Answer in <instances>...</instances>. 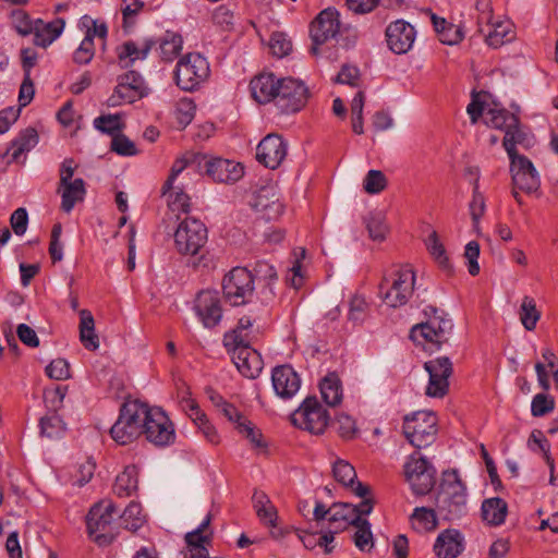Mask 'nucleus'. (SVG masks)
<instances>
[{
  "instance_id": "1",
  "label": "nucleus",
  "mask_w": 558,
  "mask_h": 558,
  "mask_svg": "<svg viewBox=\"0 0 558 558\" xmlns=\"http://www.w3.org/2000/svg\"><path fill=\"white\" fill-rule=\"evenodd\" d=\"M437 514L447 521H453L466 513V487L458 471L444 473L440 490L436 499Z\"/></svg>"
},
{
  "instance_id": "2",
  "label": "nucleus",
  "mask_w": 558,
  "mask_h": 558,
  "mask_svg": "<svg viewBox=\"0 0 558 558\" xmlns=\"http://www.w3.org/2000/svg\"><path fill=\"white\" fill-rule=\"evenodd\" d=\"M428 316L425 323L412 327L410 338L417 344L427 345L428 349H439L449 340L453 324L447 314L436 307L426 310Z\"/></svg>"
},
{
  "instance_id": "3",
  "label": "nucleus",
  "mask_w": 558,
  "mask_h": 558,
  "mask_svg": "<svg viewBox=\"0 0 558 558\" xmlns=\"http://www.w3.org/2000/svg\"><path fill=\"white\" fill-rule=\"evenodd\" d=\"M415 286V272L409 265L401 266L385 277L379 286L383 302L389 307H401L412 298Z\"/></svg>"
},
{
  "instance_id": "4",
  "label": "nucleus",
  "mask_w": 558,
  "mask_h": 558,
  "mask_svg": "<svg viewBox=\"0 0 558 558\" xmlns=\"http://www.w3.org/2000/svg\"><path fill=\"white\" fill-rule=\"evenodd\" d=\"M144 411L145 403L138 400L125 402L110 429L112 439L119 445H128L143 435Z\"/></svg>"
},
{
  "instance_id": "5",
  "label": "nucleus",
  "mask_w": 558,
  "mask_h": 558,
  "mask_svg": "<svg viewBox=\"0 0 558 558\" xmlns=\"http://www.w3.org/2000/svg\"><path fill=\"white\" fill-rule=\"evenodd\" d=\"M209 74L210 69L206 58L201 53L190 52L179 59L174 80L182 90L193 92L207 81Z\"/></svg>"
},
{
  "instance_id": "6",
  "label": "nucleus",
  "mask_w": 558,
  "mask_h": 558,
  "mask_svg": "<svg viewBox=\"0 0 558 558\" xmlns=\"http://www.w3.org/2000/svg\"><path fill=\"white\" fill-rule=\"evenodd\" d=\"M403 435L415 448L430 446L437 435V417L432 411H416L404 417Z\"/></svg>"
},
{
  "instance_id": "7",
  "label": "nucleus",
  "mask_w": 558,
  "mask_h": 558,
  "mask_svg": "<svg viewBox=\"0 0 558 558\" xmlns=\"http://www.w3.org/2000/svg\"><path fill=\"white\" fill-rule=\"evenodd\" d=\"M328 411L315 396L306 397L291 414L292 424L313 435H322L329 424Z\"/></svg>"
},
{
  "instance_id": "8",
  "label": "nucleus",
  "mask_w": 558,
  "mask_h": 558,
  "mask_svg": "<svg viewBox=\"0 0 558 558\" xmlns=\"http://www.w3.org/2000/svg\"><path fill=\"white\" fill-rule=\"evenodd\" d=\"M75 165L73 159H64L59 170V184L57 193L61 197L60 208L69 214L76 204L82 203L86 195L85 182L81 178H74Z\"/></svg>"
},
{
  "instance_id": "9",
  "label": "nucleus",
  "mask_w": 558,
  "mask_h": 558,
  "mask_svg": "<svg viewBox=\"0 0 558 558\" xmlns=\"http://www.w3.org/2000/svg\"><path fill=\"white\" fill-rule=\"evenodd\" d=\"M145 421L143 422V434L146 439L157 446L166 447L174 442V425L160 408L149 407L145 403Z\"/></svg>"
},
{
  "instance_id": "10",
  "label": "nucleus",
  "mask_w": 558,
  "mask_h": 558,
  "mask_svg": "<svg viewBox=\"0 0 558 558\" xmlns=\"http://www.w3.org/2000/svg\"><path fill=\"white\" fill-rule=\"evenodd\" d=\"M226 300L233 306L248 303L255 291L254 276L245 267L232 268L222 280Z\"/></svg>"
},
{
  "instance_id": "11",
  "label": "nucleus",
  "mask_w": 558,
  "mask_h": 558,
  "mask_svg": "<svg viewBox=\"0 0 558 558\" xmlns=\"http://www.w3.org/2000/svg\"><path fill=\"white\" fill-rule=\"evenodd\" d=\"M403 473L415 495H426L435 486L436 469L426 458L416 453L409 456Z\"/></svg>"
},
{
  "instance_id": "12",
  "label": "nucleus",
  "mask_w": 558,
  "mask_h": 558,
  "mask_svg": "<svg viewBox=\"0 0 558 558\" xmlns=\"http://www.w3.org/2000/svg\"><path fill=\"white\" fill-rule=\"evenodd\" d=\"M118 513L111 500H101L90 508L87 514V531L98 545H108L113 541L114 535L109 532V527Z\"/></svg>"
},
{
  "instance_id": "13",
  "label": "nucleus",
  "mask_w": 558,
  "mask_h": 558,
  "mask_svg": "<svg viewBox=\"0 0 558 558\" xmlns=\"http://www.w3.org/2000/svg\"><path fill=\"white\" fill-rule=\"evenodd\" d=\"M207 242V228L195 218L183 219L174 232V245L182 255H196Z\"/></svg>"
},
{
  "instance_id": "14",
  "label": "nucleus",
  "mask_w": 558,
  "mask_h": 558,
  "mask_svg": "<svg viewBox=\"0 0 558 558\" xmlns=\"http://www.w3.org/2000/svg\"><path fill=\"white\" fill-rule=\"evenodd\" d=\"M193 162L197 163L199 170L204 169L206 174L217 183L232 184L244 174L243 166L230 159L197 154L193 157Z\"/></svg>"
},
{
  "instance_id": "15",
  "label": "nucleus",
  "mask_w": 558,
  "mask_h": 558,
  "mask_svg": "<svg viewBox=\"0 0 558 558\" xmlns=\"http://www.w3.org/2000/svg\"><path fill=\"white\" fill-rule=\"evenodd\" d=\"M147 95V87L142 75L129 71L118 76L117 86L107 99L108 107H120L133 104Z\"/></svg>"
},
{
  "instance_id": "16",
  "label": "nucleus",
  "mask_w": 558,
  "mask_h": 558,
  "mask_svg": "<svg viewBox=\"0 0 558 558\" xmlns=\"http://www.w3.org/2000/svg\"><path fill=\"white\" fill-rule=\"evenodd\" d=\"M374 508V499L366 496L359 505L349 502H333L330 506V517L328 521L335 525L336 532L344 531L349 526H353L362 517L372 513Z\"/></svg>"
},
{
  "instance_id": "17",
  "label": "nucleus",
  "mask_w": 558,
  "mask_h": 558,
  "mask_svg": "<svg viewBox=\"0 0 558 558\" xmlns=\"http://www.w3.org/2000/svg\"><path fill=\"white\" fill-rule=\"evenodd\" d=\"M308 88L299 80L281 78L275 105L282 113H294L307 102Z\"/></svg>"
},
{
  "instance_id": "18",
  "label": "nucleus",
  "mask_w": 558,
  "mask_h": 558,
  "mask_svg": "<svg viewBox=\"0 0 558 558\" xmlns=\"http://www.w3.org/2000/svg\"><path fill=\"white\" fill-rule=\"evenodd\" d=\"M429 379L426 395L430 398H444L449 390V378L453 373L452 363L447 356L436 357L424 363Z\"/></svg>"
},
{
  "instance_id": "19",
  "label": "nucleus",
  "mask_w": 558,
  "mask_h": 558,
  "mask_svg": "<svg viewBox=\"0 0 558 558\" xmlns=\"http://www.w3.org/2000/svg\"><path fill=\"white\" fill-rule=\"evenodd\" d=\"M12 25L19 35H61L65 22L60 17L48 23L41 19L32 20L25 11L16 10L12 13Z\"/></svg>"
},
{
  "instance_id": "20",
  "label": "nucleus",
  "mask_w": 558,
  "mask_h": 558,
  "mask_svg": "<svg viewBox=\"0 0 558 558\" xmlns=\"http://www.w3.org/2000/svg\"><path fill=\"white\" fill-rule=\"evenodd\" d=\"M510 173L514 187L531 194L541 186V179L533 162L525 156L510 157Z\"/></svg>"
},
{
  "instance_id": "21",
  "label": "nucleus",
  "mask_w": 558,
  "mask_h": 558,
  "mask_svg": "<svg viewBox=\"0 0 558 558\" xmlns=\"http://www.w3.org/2000/svg\"><path fill=\"white\" fill-rule=\"evenodd\" d=\"M194 311L204 327L217 326L222 318L219 292L216 290L201 291L195 299Z\"/></svg>"
},
{
  "instance_id": "22",
  "label": "nucleus",
  "mask_w": 558,
  "mask_h": 558,
  "mask_svg": "<svg viewBox=\"0 0 558 558\" xmlns=\"http://www.w3.org/2000/svg\"><path fill=\"white\" fill-rule=\"evenodd\" d=\"M288 146L280 135L268 134L256 148V158L266 168L277 169L287 156Z\"/></svg>"
},
{
  "instance_id": "23",
  "label": "nucleus",
  "mask_w": 558,
  "mask_h": 558,
  "mask_svg": "<svg viewBox=\"0 0 558 558\" xmlns=\"http://www.w3.org/2000/svg\"><path fill=\"white\" fill-rule=\"evenodd\" d=\"M211 515L207 514L203 522L192 532L186 533V551L184 558H206L207 547L210 545L213 532L209 529Z\"/></svg>"
},
{
  "instance_id": "24",
  "label": "nucleus",
  "mask_w": 558,
  "mask_h": 558,
  "mask_svg": "<svg viewBox=\"0 0 558 558\" xmlns=\"http://www.w3.org/2000/svg\"><path fill=\"white\" fill-rule=\"evenodd\" d=\"M272 388L281 399H291L301 388V378L290 365H279L271 373Z\"/></svg>"
},
{
  "instance_id": "25",
  "label": "nucleus",
  "mask_w": 558,
  "mask_h": 558,
  "mask_svg": "<svg viewBox=\"0 0 558 558\" xmlns=\"http://www.w3.org/2000/svg\"><path fill=\"white\" fill-rule=\"evenodd\" d=\"M232 360L238 371L246 378H256L264 366L260 354L246 344L235 345Z\"/></svg>"
},
{
  "instance_id": "26",
  "label": "nucleus",
  "mask_w": 558,
  "mask_h": 558,
  "mask_svg": "<svg viewBox=\"0 0 558 558\" xmlns=\"http://www.w3.org/2000/svg\"><path fill=\"white\" fill-rule=\"evenodd\" d=\"M332 474L338 483H340L345 488H349L355 496L360 498L369 496V486L355 481V469L348 461L338 459L332 465Z\"/></svg>"
},
{
  "instance_id": "27",
  "label": "nucleus",
  "mask_w": 558,
  "mask_h": 558,
  "mask_svg": "<svg viewBox=\"0 0 558 558\" xmlns=\"http://www.w3.org/2000/svg\"><path fill=\"white\" fill-rule=\"evenodd\" d=\"M281 80L272 73H262L255 76L250 83L252 97L258 104L276 102Z\"/></svg>"
},
{
  "instance_id": "28",
  "label": "nucleus",
  "mask_w": 558,
  "mask_h": 558,
  "mask_svg": "<svg viewBox=\"0 0 558 558\" xmlns=\"http://www.w3.org/2000/svg\"><path fill=\"white\" fill-rule=\"evenodd\" d=\"M253 507L259 521L271 529L272 537H278L280 533L274 531L277 529L278 511L267 494L262 490H255L252 497Z\"/></svg>"
},
{
  "instance_id": "29",
  "label": "nucleus",
  "mask_w": 558,
  "mask_h": 558,
  "mask_svg": "<svg viewBox=\"0 0 558 558\" xmlns=\"http://www.w3.org/2000/svg\"><path fill=\"white\" fill-rule=\"evenodd\" d=\"M463 550V538L457 530L441 532L434 544L438 558H457Z\"/></svg>"
},
{
  "instance_id": "30",
  "label": "nucleus",
  "mask_w": 558,
  "mask_h": 558,
  "mask_svg": "<svg viewBox=\"0 0 558 558\" xmlns=\"http://www.w3.org/2000/svg\"><path fill=\"white\" fill-rule=\"evenodd\" d=\"M339 16V12L333 8L320 11L311 23V35H338L341 32H348L347 28H341Z\"/></svg>"
},
{
  "instance_id": "31",
  "label": "nucleus",
  "mask_w": 558,
  "mask_h": 558,
  "mask_svg": "<svg viewBox=\"0 0 558 558\" xmlns=\"http://www.w3.org/2000/svg\"><path fill=\"white\" fill-rule=\"evenodd\" d=\"M150 50L148 40L137 43L134 40H126L117 48L119 64L121 68H129L135 61L144 60Z\"/></svg>"
},
{
  "instance_id": "32",
  "label": "nucleus",
  "mask_w": 558,
  "mask_h": 558,
  "mask_svg": "<svg viewBox=\"0 0 558 558\" xmlns=\"http://www.w3.org/2000/svg\"><path fill=\"white\" fill-rule=\"evenodd\" d=\"M481 512L483 520L487 524L497 526L505 522L508 505L502 498H488L483 501Z\"/></svg>"
},
{
  "instance_id": "33",
  "label": "nucleus",
  "mask_w": 558,
  "mask_h": 558,
  "mask_svg": "<svg viewBox=\"0 0 558 558\" xmlns=\"http://www.w3.org/2000/svg\"><path fill=\"white\" fill-rule=\"evenodd\" d=\"M469 172L474 175L472 201L470 202L469 209L473 221V226L477 227L481 218L486 209V201L483 193L480 191L481 171L477 167H471Z\"/></svg>"
},
{
  "instance_id": "34",
  "label": "nucleus",
  "mask_w": 558,
  "mask_h": 558,
  "mask_svg": "<svg viewBox=\"0 0 558 558\" xmlns=\"http://www.w3.org/2000/svg\"><path fill=\"white\" fill-rule=\"evenodd\" d=\"M80 340L87 350L95 351L99 348V339L95 332V320L87 310L80 312Z\"/></svg>"
},
{
  "instance_id": "35",
  "label": "nucleus",
  "mask_w": 558,
  "mask_h": 558,
  "mask_svg": "<svg viewBox=\"0 0 558 558\" xmlns=\"http://www.w3.org/2000/svg\"><path fill=\"white\" fill-rule=\"evenodd\" d=\"M320 395L326 404L336 407L341 403L343 393L339 377L335 373L328 374L319 385Z\"/></svg>"
},
{
  "instance_id": "36",
  "label": "nucleus",
  "mask_w": 558,
  "mask_h": 558,
  "mask_svg": "<svg viewBox=\"0 0 558 558\" xmlns=\"http://www.w3.org/2000/svg\"><path fill=\"white\" fill-rule=\"evenodd\" d=\"M137 486L138 470L135 465H129L117 476L113 489L118 496L128 497L137 490Z\"/></svg>"
},
{
  "instance_id": "37",
  "label": "nucleus",
  "mask_w": 558,
  "mask_h": 558,
  "mask_svg": "<svg viewBox=\"0 0 558 558\" xmlns=\"http://www.w3.org/2000/svg\"><path fill=\"white\" fill-rule=\"evenodd\" d=\"M38 143V134L34 128H27L22 131L19 136L12 142L11 147L7 154H11L12 160L16 161L24 153L33 149Z\"/></svg>"
},
{
  "instance_id": "38",
  "label": "nucleus",
  "mask_w": 558,
  "mask_h": 558,
  "mask_svg": "<svg viewBox=\"0 0 558 558\" xmlns=\"http://www.w3.org/2000/svg\"><path fill=\"white\" fill-rule=\"evenodd\" d=\"M156 44L158 57L160 61L166 63L173 62L181 54L183 49L182 37H160Z\"/></svg>"
},
{
  "instance_id": "39",
  "label": "nucleus",
  "mask_w": 558,
  "mask_h": 558,
  "mask_svg": "<svg viewBox=\"0 0 558 558\" xmlns=\"http://www.w3.org/2000/svg\"><path fill=\"white\" fill-rule=\"evenodd\" d=\"M519 118L504 108H490L485 112V123L504 132L510 126H515Z\"/></svg>"
},
{
  "instance_id": "40",
  "label": "nucleus",
  "mask_w": 558,
  "mask_h": 558,
  "mask_svg": "<svg viewBox=\"0 0 558 558\" xmlns=\"http://www.w3.org/2000/svg\"><path fill=\"white\" fill-rule=\"evenodd\" d=\"M355 532L352 541L361 551H371L374 548L375 539L372 533V525L367 519L362 517L354 525Z\"/></svg>"
},
{
  "instance_id": "41",
  "label": "nucleus",
  "mask_w": 558,
  "mask_h": 558,
  "mask_svg": "<svg viewBox=\"0 0 558 558\" xmlns=\"http://www.w3.org/2000/svg\"><path fill=\"white\" fill-rule=\"evenodd\" d=\"M527 142L526 133L521 129L520 121L518 120L515 126H510L505 131L502 146L507 151L508 157L519 156L517 145H525Z\"/></svg>"
},
{
  "instance_id": "42",
  "label": "nucleus",
  "mask_w": 558,
  "mask_h": 558,
  "mask_svg": "<svg viewBox=\"0 0 558 558\" xmlns=\"http://www.w3.org/2000/svg\"><path fill=\"white\" fill-rule=\"evenodd\" d=\"M40 434L49 439L61 438L66 429L65 423L57 413L45 415L39 422Z\"/></svg>"
},
{
  "instance_id": "43",
  "label": "nucleus",
  "mask_w": 558,
  "mask_h": 558,
  "mask_svg": "<svg viewBox=\"0 0 558 558\" xmlns=\"http://www.w3.org/2000/svg\"><path fill=\"white\" fill-rule=\"evenodd\" d=\"M338 37H313L310 52L314 57L336 59L338 56Z\"/></svg>"
},
{
  "instance_id": "44",
  "label": "nucleus",
  "mask_w": 558,
  "mask_h": 558,
  "mask_svg": "<svg viewBox=\"0 0 558 558\" xmlns=\"http://www.w3.org/2000/svg\"><path fill=\"white\" fill-rule=\"evenodd\" d=\"M411 523L414 530L418 532H428L436 529L437 519L433 509L424 507L415 508L411 515Z\"/></svg>"
},
{
  "instance_id": "45",
  "label": "nucleus",
  "mask_w": 558,
  "mask_h": 558,
  "mask_svg": "<svg viewBox=\"0 0 558 558\" xmlns=\"http://www.w3.org/2000/svg\"><path fill=\"white\" fill-rule=\"evenodd\" d=\"M520 320L526 330H533L541 317L533 298L524 296L520 306Z\"/></svg>"
},
{
  "instance_id": "46",
  "label": "nucleus",
  "mask_w": 558,
  "mask_h": 558,
  "mask_svg": "<svg viewBox=\"0 0 558 558\" xmlns=\"http://www.w3.org/2000/svg\"><path fill=\"white\" fill-rule=\"evenodd\" d=\"M369 238L374 241H384L388 233L386 217L381 213L371 214L365 219Z\"/></svg>"
},
{
  "instance_id": "47",
  "label": "nucleus",
  "mask_w": 558,
  "mask_h": 558,
  "mask_svg": "<svg viewBox=\"0 0 558 558\" xmlns=\"http://www.w3.org/2000/svg\"><path fill=\"white\" fill-rule=\"evenodd\" d=\"M162 195L167 197L168 206L172 211L187 213L190 209V197L180 186L172 184V190L162 191Z\"/></svg>"
},
{
  "instance_id": "48",
  "label": "nucleus",
  "mask_w": 558,
  "mask_h": 558,
  "mask_svg": "<svg viewBox=\"0 0 558 558\" xmlns=\"http://www.w3.org/2000/svg\"><path fill=\"white\" fill-rule=\"evenodd\" d=\"M196 155L197 154H193L189 157H183V158L177 159L173 162V165L171 167L170 174L162 186L163 192L172 190V184H174L179 174H181L185 169H191L193 171L199 170V168L197 167V163L193 162V157Z\"/></svg>"
},
{
  "instance_id": "49",
  "label": "nucleus",
  "mask_w": 558,
  "mask_h": 558,
  "mask_svg": "<svg viewBox=\"0 0 558 558\" xmlns=\"http://www.w3.org/2000/svg\"><path fill=\"white\" fill-rule=\"evenodd\" d=\"M254 272V277H256L257 279L265 280L267 282L265 300H271L274 292L270 284L277 280V271L275 267L267 262L259 260L255 264Z\"/></svg>"
},
{
  "instance_id": "50",
  "label": "nucleus",
  "mask_w": 558,
  "mask_h": 558,
  "mask_svg": "<svg viewBox=\"0 0 558 558\" xmlns=\"http://www.w3.org/2000/svg\"><path fill=\"white\" fill-rule=\"evenodd\" d=\"M262 43L269 53L279 59L292 51V43L287 37H262Z\"/></svg>"
},
{
  "instance_id": "51",
  "label": "nucleus",
  "mask_w": 558,
  "mask_h": 558,
  "mask_svg": "<svg viewBox=\"0 0 558 558\" xmlns=\"http://www.w3.org/2000/svg\"><path fill=\"white\" fill-rule=\"evenodd\" d=\"M387 186V178L380 170H369L364 180L363 189L367 194H378Z\"/></svg>"
},
{
  "instance_id": "52",
  "label": "nucleus",
  "mask_w": 558,
  "mask_h": 558,
  "mask_svg": "<svg viewBox=\"0 0 558 558\" xmlns=\"http://www.w3.org/2000/svg\"><path fill=\"white\" fill-rule=\"evenodd\" d=\"M175 120L181 128L189 125L195 116V105L190 98H182L178 101L175 111Z\"/></svg>"
},
{
  "instance_id": "53",
  "label": "nucleus",
  "mask_w": 558,
  "mask_h": 558,
  "mask_svg": "<svg viewBox=\"0 0 558 558\" xmlns=\"http://www.w3.org/2000/svg\"><path fill=\"white\" fill-rule=\"evenodd\" d=\"M121 519L128 530H137L144 522V515L142 514V507L140 504L130 502L124 509Z\"/></svg>"
},
{
  "instance_id": "54",
  "label": "nucleus",
  "mask_w": 558,
  "mask_h": 558,
  "mask_svg": "<svg viewBox=\"0 0 558 558\" xmlns=\"http://www.w3.org/2000/svg\"><path fill=\"white\" fill-rule=\"evenodd\" d=\"M94 126L102 133L113 135L123 129V123L120 114H105L94 120Z\"/></svg>"
},
{
  "instance_id": "55",
  "label": "nucleus",
  "mask_w": 558,
  "mask_h": 558,
  "mask_svg": "<svg viewBox=\"0 0 558 558\" xmlns=\"http://www.w3.org/2000/svg\"><path fill=\"white\" fill-rule=\"evenodd\" d=\"M305 257V250L300 248V255L295 253V260L292 265V267L289 270V274L287 276L288 282L293 287L294 289H300L305 279L304 268L302 264V259Z\"/></svg>"
},
{
  "instance_id": "56",
  "label": "nucleus",
  "mask_w": 558,
  "mask_h": 558,
  "mask_svg": "<svg viewBox=\"0 0 558 558\" xmlns=\"http://www.w3.org/2000/svg\"><path fill=\"white\" fill-rule=\"evenodd\" d=\"M333 82L337 84L349 85L351 87H360L361 72L359 68L354 65L344 64L335 77Z\"/></svg>"
},
{
  "instance_id": "57",
  "label": "nucleus",
  "mask_w": 558,
  "mask_h": 558,
  "mask_svg": "<svg viewBox=\"0 0 558 558\" xmlns=\"http://www.w3.org/2000/svg\"><path fill=\"white\" fill-rule=\"evenodd\" d=\"M426 247L434 259L440 265L446 266L448 264V257L442 243L439 241L436 231H433L425 241Z\"/></svg>"
},
{
  "instance_id": "58",
  "label": "nucleus",
  "mask_w": 558,
  "mask_h": 558,
  "mask_svg": "<svg viewBox=\"0 0 558 558\" xmlns=\"http://www.w3.org/2000/svg\"><path fill=\"white\" fill-rule=\"evenodd\" d=\"M555 409V400L545 393H537L534 396L531 403V413L533 416H544Z\"/></svg>"
},
{
  "instance_id": "59",
  "label": "nucleus",
  "mask_w": 558,
  "mask_h": 558,
  "mask_svg": "<svg viewBox=\"0 0 558 558\" xmlns=\"http://www.w3.org/2000/svg\"><path fill=\"white\" fill-rule=\"evenodd\" d=\"M486 20L487 22V33L485 35H509L510 33L514 32V25L513 23L508 19H496L492 20L488 14H485L482 16V20Z\"/></svg>"
},
{
  "instance_id": "60",
  "label": "nucleus",
  "mask_w": 558,
  "mask_h": 558,
  "mask_svg": "<svg viewBox=\"0 0 558 558\" xmlns=\"http://www.w3.org/2000/svg\"><path fill=\"white\" fill-rule=\"evenodd\" d=\"M95 54L94 37H84L78 48L74 51L73 60L77 64H87Z\"/></svg>"
},
{
  "instance_id": "61",
  "label": "nucleus",
  "mask_w": 558,
  "mask_h": 558,
  "mask_svg": "<svg viewBox=\"0 0 558 558\" xmlns=\"http://www.w3.org/2000/svg\"><path fill=\"white\" fill-rule=\"evenodd\" d=\"M78 28L84 35H107V25L89 15H84L78 22Z\"/></svg>"
},
{
  "instance_id": "62",
  "label": "nucleus",
  "mask_w": 558,
  "mask_h": 558,
  "mask_svg": "<svg viewBox=\"0 0 558 558\" xmlns=\"http://www.w3.org/2000/svg\"><path fill=\"white\" fill-rule=\"evenodd\" d=\"M336 426L338 434L343 439H352L357 432L355 421L345 413L338 414Z\"/></svg>"
},
{
  "instance_id": "63",
  "label": "nucleus",
  "mask_w": 558,
  "mask_h": 558,
  "mask_svg": "<svg viewBox=\"0 0 558 558\" xmlns=\"http://www.w3.org/2000/svg\"><path fill=\"white\" fill-rule=\"evenodd\" d=\"M46 374L56 380H65L70 377V365L64 359H56L46 367Z\"/></svg>"
},
{
  "instance_id": "64",
  "label": "nucleus",
  "mask_w": 558,
  "mask_h": 558,
  "mask_svg": "<svg viewBox=\"0 0 558 558\" xmlns=\"http://www.w3.org/2000/svg\"><path fill=\"white\" fill-rule=\"evenodd\" d=\"M111 149L121 156H134L137 153L134 143L123 134L112 137Z\"/></svg>"
}]
</instances>
